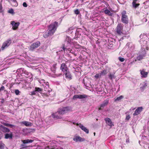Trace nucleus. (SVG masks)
Instances as JSON below:
<instances>
[{
    "instance_id": "6",
    "label": "nucleus",
    "mask_w": 149,
    "mask_h": 149,
    "mask_svg": "<svg viewBox=\"0 0 149 149\" xmlns=\"http://www.w3.org/2000/svg\"><path fill=\"white\" fill-rule=\"evenodd\" d=\"M65 75V78L67 79L70 80L72 79V76L69 70L63 72Z\"/></svg>"
},
{
    "instance_id": "9",
    "label": "nucleus",
    "mask_w": 149,
    "mask_h": 149,
    "mask_svg": "<svg viewBox=\"0 0 149 149\" xmlns=\"http://www.w3.org/2000/svg\"><path fill=\"white\" fill-rule=\"evenodd\" d=\"M73 140L76 142L78 141L83 142L85 141V139L84 138H82L79 136H75L73 138Z\"/></svg>"
},
{
    "instance_id": "41",
    "label": "nucleus",
    "mask_w": 149,
    "mask_h": 149,
    "mask_svg": "<svg viewBox=\"0 0 149 149\" xmlns=\"http://www.w3.org/2000/svg\"><path fill=\"white\" fill-rule=\"evenodd\" d=\"M95 78H98L99 77V75L98 74H96L95 76Z\"/></svg>"
},
{
    "instance_id": "3",
    "label": "nucleus",
    "mask_w": 149,
    "mask_h": 149,
    "mask_svg": "<svg viewBox=\"0 0 149 149\" xmlns=\"http://www.w3.org/2000/svg\"><path fill=\"white\" fill-rule=\"evenodd\" d=\"M40 45V42L37 41L32 44L30 46L29 49L31 51H33L35 49L38 48Z\"/></svg>"
},
{
    "instance_id": "29",
    "label": "nucleus",
    "mask_w": 149,
    "mask_h": 149,
    "mask_svg": "<svg viewBox=\"0 0 149 149\" xmlns=\"http://www.w3.org/2000/svg\"><path fill=\"white\" fill-rule=\"evenodd\" d=\"M4 91L5 92L7 93L8 92L7 91L5 90V88L4 86H2L0 88V91Z\"/></svg>"
},
{
    "instance_id": "39",
    "label": "nucleus",
    "mask_w": 149,
    "mask_h": 149,
    "mask_svg": "<svg viewBox=\"0 0 149 149\" xmlns=\"http://www.w3.org/2000/svg\"><path fill=\"white\" fill-rule=\"evenodd\" d=\"M23 6L24 7H27V4L25 2H24L23 3Z\"/></svg>"
},
{
    "instance_id": "7",
    "label": "nucleus",
    "mask_w": 149,
    "mask_h": 149,
    "mask_svg": "<svg viewBox=\"0 0 149 149\" xmlns=\"http://www.w3.org/2000/svg\"><path fill=\"white\" fill-rule=\"evenodd\" d=\"M109 103V99H107L105 100L100 105V107L99 108V110H101L103 109L104 107L107 106Z\"/></svg>"
},
{
    "instance_id": "37",
    "label": "nucleus",
    "mask_w": 149,
    "mask_h": 149,
    "mask_svg": "<svg viewBox=\"0 0 149 149\" xmlns=\"http://www.w3.org/2000/svg\"><path fill=\"white\" fill-rule=\"evenodd\" d=\"M130 118V115H127L126 116L125 120H129Z\"/></svg>"
},
{
    "instance_id": "25",
    "label": "nucleus",
    "mask_w": 149,
    "mask_h": 149,
    "mask_svg": "<svg viewBox=\"0 0 149 149\" xmlns=\"http://www.w3.org/2000/svg\"><path fill=\"white\" fill-rule=\"evenodd\" d=\"M3 124L5 126H6L7 127H13L15 126L14 125L10 124L9 123H4Z\"/></svg>"
},
{
    "instance_id": "45",
    "label": "nucleus",
    "mask_w": 149,
    "mask_h": 149,
    "mask_svg": "<svg viewBox=\"0 0 149 149\" xmlns=\"http://www.w3.org/2000/svg\"><path fill=\"white\" fill-rule=\"evenodd\" d=\"M79 124H78V123H77L76 124V125L79 126Z\"/></svg>"
},
{
    "instance_id": "40",
    "label": "nucleus",
    "mask_w": 149,
    "mask_h": 149,
    "mask_svg": "<svg viewBox=\"0 0 149 149\" xmlns=\"http://www.w3.org/2000/svg\"><path fill=\"white\" fill-rule=\"evenodd\" d=\"M2 5L1 4V2H0V11L1 12V10H2Z\"/></svg>"
},
{
    "instance_id": "23",
    "label": "nucleus",
    "mask_w": 149,
    "mask_h": 149,
    "mask_svg": "<svg viewBox=\"0 0 149 149\" xmlns=\"http://www.w3.org/2000/svg\"><path fill=\"white\" fill-rule=\"evenodd\" d=\"M136 1H134L132 2L133 6L135 8L137 7L140 5L139 3H136Z\"/></svg>"
},
{
    "instance_id": "2",
    "label": "nucleus",
    "mask_w": 149,
    "mask_h": 149,
    "mask_svg": "<svg viewBox=\"0 0 149 149\" xmlns=\"http://www.w3.org/2000/svg\"><path fill=\"white\" fill-rule=\"evenodd\" d=\"M72 111V108L70 107L67 106L59 109L57 111V112L59 114L61 115L64 114Z\"/></svg>"
},
{
    "instance_id": "28",
    "label": "nucleus",
    "mask_w": 149,
    "mask_h": 149,
    "mask_svg": "<svg viewBox=\"0 0 149 149\" xmlns=\"http://www.w3.org/2000/svg\"><path fill=\"white\" fill-rule=\"evenodd\" d=\"M5 145L1 141H0V149H4Z\"/></svg>"
},
{
    "instance_id": "11",
    "label": "nucleus",
    "mask_w": 149,
    "mask_h": 149,
    "mask_svg": "<svg viewBox=\"0 0 149 149\" xmlns=\"http://www.w3.org/2000/svg\"><path fill=\"white\" fill-rule=\"evenodd\" d=\"M60 69L63 72L69 70L66 64L63 63L61 64Z\"/></svg>"
},
{
    "instance_id": "4",
    "label": "nucleus",
    "mask_w": 149,
    "mask_h": 149,
    "mask_svg": "<svg viewBox=\"0 0 149 149\" xmlns=\"http://www.w3.org/2000/svg\"><path fill=\"white\" fill-rule=\"evenodd\" d=\"M123 24L119 23L118 24L116 28V31L118 34L120 35L122 33V31L123 30Z\"/></svg>"
},
{
    "instance_id": "35",
    "label": "nucleus",
    "mask_w": 149,
    "mask_h": 149,
    "mask_svg": "<svg viewBox=\"0 0 149 149\" xmlns=\"http://www.w3.org/2000/svg\"><path fill=\"white\" fill-rule=\"evenodd\" d=\"M15 92L16 95H19L20 93L18 89H15Z\"/></svg>"
},
{
    "instance_id": "43",
    "label": "nucleus",
    "mask_w": 149,
    "mask_h": 149,
    "mask_svg": "<svg viewBox=\"0 0 149 149\" xmlns=\"http://www.w3.org/2000/svg\"><path fill=\"white\" fill-rule=\"evenodd\" d=\"M57 74H56V75H57V76H61V74H58V75H57Z\"/></svg>"
},
{
    "instance_id": "51",
    "label": "nucleus",
    "mask_w": 149,
    "mask_h": 149,
    "mask_svg": "<svg viewBox=\"0 0 149 149\" xmlns=\"http://www.w3.org/2000/svg\"><path fill=\"white\" fill-rule=\"evenodd\" d=\"M0 92H1V91H0Z\"/></svg>"
},
{
    "instance_id": "14",
    "label": "nucleus",
    "mask_w": 149,
    "mask_h": 149,
    "mask_svg": "<svg viewBox=\"0 0 149 149\" xmlns=\"http://www.w3.org/2000/svg\"><path fill=\"white\" fill-rule=\"evenodd\" d=\"M104 120L108 125L111 127L113 125V124L112 123V122L110 118H105Z\"/></svg>"
},
{
    "instance_id": "12",
    "label": "nucleus",
    "mask_w": 149,
    "mask_h": 149,
    "mask_svg": "<svg viewBox=\"0 0 149 149\" xmlns=\"http://www.w3.org/2000/svg\"><path fill=\"white\" fill-rule=\"evenodd\" d=\"M143 108L142 107H138L135 110L133 115L134 116H136L140 113L142 111Z\"/></svg>"
},
{
    "instance_id": "50",
    "label": "nucleus",
    "mask_w": 149,
    "mask_h": 149,
    "mask_svg": "<svg viewBox=\"0 0 149 149\" xmlns=\"http://www.w3.org/2000/svg\"><path fill=\"white\" fill-rule=\"evenodd\" d=\"M26 125V126H27V125H26V124H25Z\"/></svg>"
},
{
    "instance_id": "1",
    "label": "nucleus",
    "mask_w": 149,
    "mask_h": 149,
    "mask_svg": "<svg viewBox=\"0 0 149 149\" xmlns=\"http://www.w3.org/2000/svg\"><path fill=\"white\" fill-rule=\"evenodd\" d=\"M58 22L55 21L48 26V29L43 34L45 38H47L49 36L52 35L56 31L58 26Z\"/></svg>"
},
{
    "instance_id": "46",
    "label": "nucleus",
    "mask_w": 149,
    "mask_h": 149,
    "mask_svg": "<svg viewBox=\"0 0 149 149\" xmlns=\"http://www.w3.org/2000/svg\"><path fill=\"white\" fill-rule=\"evenodd\" d=\"M93 134H94V135L95 136V132H94Z\"/></svg>"
},
{
    "instance_id": "15",
    "label": "nucleus",
    "mask_w": 149,
    "mask_h": 149,
    "mask_svg": "<svg viewBox=\"0 0 149 149\" xmlns=\"http://www.w3.org/2000/svg\"><path fill=\"white\" fill-rule=\"evenodd\" d=\"M9 133L6 134L4 136V138L5 139H12L13 137V134L12 132H10Z\"/></svg>"
},
{
    "instance_id": "36",
    "label": "nucleus",
    "mask_w": 149,
    "mask_h": 149,
    "mask_svg": "<svg viewBox=\"0 0 149 149\" xmlns=\"http://www.w3.org/2000/svg\"><path fill=\"white\" fill-rule=\"evenodd\" d=\"M74 12L75 14H77V15H78L80 13V12L79 10L77 9L75 10L74 11Z\"/></svg>"
},
{
    "instance_id": "44",
    "label": "nucleus",
    "mask_w": 149,
    "mask_h": 149,
    "mask_svg": "<svg viewBox=\"0 0 149 149\" xmlns=\"http://www.w3.org/2000/svg\"><path fill=\"white\" fill-rule=\"evenodd\" d=\"M65 49H66V48L63 46V49L64 50V51L65 50Z\"/></svg>"
},
{
    "instance_id": "32",
    "label": "nucleus",
    "mask_w": 149,
    "mask_h": 149,
    "mask_svg": "<svg viewBox=\"0 0 149 149\" xmlns=\"http://www.w3.org/2000/svg\"><path fill=\"white\" fill-rule=\"evenodd\" d=\"M107 74V71L106 70H104L100 72L101 75H105Z\"/></svg>"
},
{
    "instance_id": "20",
    "label": "nucleus",
    "mask_w": 149,
    "mask_h": 149,
    "mask_svg": "<svg viewBox=\"0 0 149 149\" xmlns=\"http://www.w3.org/2000/svg\"><path fill=\"white\" fill-rule=\"evenodd\" d=\"M33 140L31 139H28L22 141V142L24 144L27 143H31L33 141Z\"/></svg>"
},
{
    "instance_id": "21",
    "label": "nucleus",
    "mask_w": 149,
    "mask_h": 149,
    "mask_svg": "<svg viewBox=\"0 0 149 149\" xmlns=\"http://www.w3.org/2000/svg\"><path fill=\"white\" fill-rule=\"evenodd\" d=\"M145 56L144 54H140L136 57V60L138 61H140L143 59V58Z\"/></svg>"
},
{
    "instance_id": "13",
    "label": "nucleus",
    "mask_w": 149,
    "mask_h": 149,
    "mask_svg": "<svg viewBox=\"0 0 149 149\" xmlns=\"http://www.w3.org/2000/svg\"><path fill=\"white\" fill-rule=\"evenodd\" d=\"M121 19L122 22L124 24H127L128 23L129 20L127 16H122Z\"/></svg>"
},
{
    "instance_id": "47",
    "label": "nucleus",
    "mask_w": 149,
    "mask_h": 149,
    "mask_svg": "<svg viewBox=\"0 0 149 149\" xmlns=\"http://www.w3.org/2000/svg\"><path fill=\"white\" fill-rule=\"evenodd\" d=\"M68 42L70 44V42L69 41H68Z\"/></svg>"
},
{
    "instance_id": "30",
    "label": "nucleus",
    "mask_w": 149,
    "mask_h": 149,
    "mask_svg": "<svg viewBox=\"0 0 149 149\" xmlns=\"http://www.w3.org/2000/svg\"><path fill=\"white\" fill-rule=\"evenodd\" d=\"M8 13L12 14H14L15 13L14 11V10L12 8H11L10 9H9V10H8Z\"/></svg>"
},
{
    "instance_id": "17",
    "label": "nucleus",
    "mask_w": 149,
    "mask_h": 149,
    "mask_svg": "<svg viewBox=\"0 0 149 149\" xmlns=\"http://www.w3.org/2000/svg\"><path fill=\"white\" fill-rule=\"evenodd\" d=\"M1 131H2L3 132L5 133H9L10 132V130L8 128H7L4 126H3V127L1 129Z\"/></svg>"
},
{
    "instance_id": "24",
    "label": "nucleus",
    "mask_w": 149,
    "mask_h": 149,
    "mask_svg": "<svg viewBox=\"0 0 149 149\" xmlns=\"http://www.w3.org/2000/svg\"><path fill=\"white\" fill-rule=\"evenodd\" d=\"M35 91L36 92L40 93L42 91V89L41 88L36 87L35 88Z\"/></svg>"
},
{
    "instance_id": "22",
    "label": "nucleus",
    "mask_w": 149,
    "mask_h": 149,
    "mask_svg": "<svg viewBox=\"0 0 149 149\" xmlns=\"http://www.w3.org/2000/svg\"><path fill=\"white\" fill-rule=\"evenodd\" d=\"M52 117L54 119H57L60 118L59 116L57 115V113H55L52 114Z\"/></svg>"
},
{
    "instance_id": "34",
    "label": "nucleus",
    "mask_w": 149,
    "mask_h": 149,
    "mask_svg": "<svg viewBox=\"0 0 149 149\" xmlns=\"http://www.w3.org/2000/svg\"><path fill=\"white\" fill-rule=\"evenodd\" d=\"M114 77L113 74H110L109 76V77L110 79H112Z\"/></svg>"
},
{
    "instance_id": "49",
    "label": "nucleus",
    "mask_w": 149,
    "mask_h": 149,
    "mask_svg": "<svg viewBox=\"0 0 149 149\" xmlns=\"http://www.w3.org/2000/svg\"><path fill=\"white\" fill-rule=\"evenodd\" d=\"M135 61H136V60H135Z\"/></svg>"
},
{
    "instance_id": "26",
    "label": "nucleus",
    "mask_w": 149,
    "mask_h": 149,
    "mask_svg": "<svg viewBox=\"0 0 149 149\" xmlns=\"http://www.w3.org/2000/svg\"><path fill=\"white\" fill-rule=\"evenodd\" d=\"M123 97L122 95H120L119 97H117L115 100V101L116 102L117 101H119V100H120L122 99H123Z\"/></svg>"
},
{
    "instance_id": "48",
    "label": "nucleus",
    "mask_w": 149,
    "mask_h": 149,
    "mask_svg": "<svg viewBox=\"0 0 149 149\" xmlns=\"http://www.w3.org/2000/svg\"><path fill=\"white\" fill-rule=\"evenodd\" d=\"M123 37H122V39H123Z\"/></svg>"
},
{
    "instance_id": "5",
    "label": "nucleus",
    "mask_w": 149,
    "mask_h": 149,
    "mask_svg": "<svg viewBox=\"0 0 149 149\" xmlns=\"http://www.w3.org/2000/svg\"><path fill=\"white\" fill-rule=\"evenodd\" d=\"M11 42V40L10 39L7 40L6 41L4 42L1 47V49L2 50H3L4 49L8 47Z\"/></svg>"
},
{
    "instance_id": "18",
    "label": "nucleus",
    "mask_w": 149,
    "mask_h": 149,
    "mask_svg": "<svg viewBox=\"0 0 149 149\" xmlns=\"http://www.w3.org/2000/svg\"><path fill=\"white\" fill-rule=\"evenodd\" d=\"M141 75H142V77L146 78L147 77L148 73L143 70L142 71H141Z\"/></svg>"
},
{
    "instance_id": "16",
    "label": "nucleus",
    "mask_w": 149,
    "mask_h": 149,
    "mask_svg": "<svg viewBox=\"0 0 149 149\" xmlns=\"http://www.w3.org/2000/svg\"><path fill=\"white\" fill-rule=\"evenodd\" d=\"M79 127L86 133H88L89 130L80 123L79 125Z\"/></svg>"
},
{
    "instance_id": "38",
    "label": "nucleus",
    "mask_w": 149,
    "mask_h": 149,
    "mask_svg": "<svg viewBox=\"0 0 149 149\" xmlns=\"http://www.w3.org/2000/svg\"><path fill=\"white\" fill-rule=\"evenodd\" d=\"M126 12L125 11H123V12L122 13V16H127L126 15Z\"/></svg>"
},
{
    "instance_id": "31",
    "label": "nucleus",
    "mask_w": 149,
    "mask_h": 149,
    "mask_svg": "<svg viewBox=\"0 0 149 149\" xmlns=\"http://www.w3.org/2000/svg\"><path fill=\"white\" fill-rule=\"evenodd\" d=\"M36 92L35 91V90L33 91H31L30 92V95H35L36 94Z\"/></svg>"
},
{
    "instance_id": "27",
    "label": "nucleus",
    "mask_w": 149,
    "mask_h": 149,
    "mask_svg": "<svg viewBox=\"0 0 149 149\" xmlns=\"http://www.w3.org/2000/svg\"><path fill=\"white\" fill-rule=\"evenodd\" d=\"M104 13L109 15H111V13L110 11L108 9H106L104 11Z\"/></svg>"
},
{
    "instance_id": "19",
    "label": "nucleus",
    "mask_w": 149,
    "mask_h": 149,
    "mask_svg": "<svg viewBox=\"0 0 149 149\" xmlns=\"http://www.w3.org/2000/svg\"><path fill=\"white\" fill-rule=\"evenodd\" d=\"M11 5L13 6H17L18 5V3L17 1H10V2Z\"/></svg>"
},
{
    "instance_id": "10",
    "label": "nucleus",
    "mask_w": 149,
    "mask_h": 149,
    "mask_svg": "<svg viewBox=\"0 0 149 149\" xmlns=\"http://www.w3.org/2000/svg\"><path fill=\"white\" fill-rule=\"evenodd\" d=\"M11 24H12L13 27L12 29L13 30H16L18 28L20 24L19 22L15 23V22H12Z\"/></svg>"
},
{
    "instance_id": "33",
    "label": "nucleus",
    "mask_w": 149,
    "mask_h": 149,
    "mask_svg": "<svg viewBox=\"0 0 149 149\" xmlns=\"http://www.w3.org/2000/svg\"><path fill=\"white\" fill-rule=\"evenodd\" d=\"M118 59L121 62L124 61L125 59L121 57H119Z\"/></svg>"
},
{
    "instance_id": "8",
    "label": "nucleus",
    "mask_w": 149,
    "mask_h": 149,
    "mask_svg": "<svg viewBox=\"0 0 149 149\" xmlns=\"http://www.w3.org/2000/svg\"><path fill=\"white\" fill-rule=\"evenodd\" d=\"M87 97L88 95L85 94H83L82 95H75L73 96V100H75L77 98L82 99L86 98Z\"/></svg>"
},
{
    "instance_id": "42",
    "label": "nucleus",
    "mask_w": 149,
    "mask_h": 149,
    "mask_svg": "<svg viewBox=\"0 0 149 149\" xmlns=\"http://www.w3.org/2000/svg\"><path fill=\"white\" fill-rule=\"evenodd\" d=\"M3 126L2 125H0V130H1V129L3 127Z\"/></svg>"
}]
</instances>
